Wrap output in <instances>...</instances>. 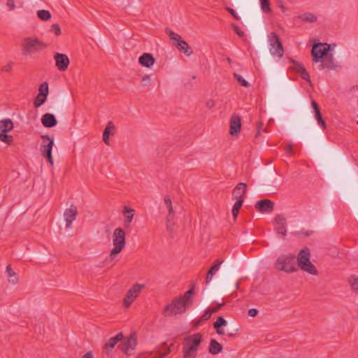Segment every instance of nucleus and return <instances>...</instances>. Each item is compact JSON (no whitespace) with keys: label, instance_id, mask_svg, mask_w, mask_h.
<instances>
[{"label":"nucleus","instance_id":"nucleus-13","mask_svg":"<svg viewBox=\"0 0 358 358\" xmlns=\"http://www.w3.org/2000/svg\"><path fill=\"white\" fill-rule=\"evenodd\" d=\"M78 214V208L73 204H71L69 208L65 210L64 217L66 228H70L71 227L72 222L76 219Z\"/></svg>","mask_w":358,"mask_h":358},{"label":"nucleus","instance_id":"nucleus-36","mask_svg":"<svg viewBox=\"0 0 358 358\" xmlns=\"http://www.w3.org/2000/svg\"><path fill=\"white\" fill-rule=\"evenodd\" d=\"M115 132H117L116 127L113 122L110 121L108 122L102 134H113Z\"/></svg>","mask_w":358,"mask_h":358},{"label":"nucleus","instance_id":"nucleus-3","mask_svg":"<svg viewBox=\"0 0 358 358\" xmlns=\"http://www.w3.org/2000/svg\"><path fill=\"white\" fill-rule=\"evenodd\" d=\"M113 248L110 250L109 257L113 259L124 248L126 245V235L122 228H117L113 234Z\"/></svg>","mask_w":358,"mask_h":358},{"label":"nucleus","instance_id":"nucleus-21","mask_svg":"<svg viewBox=\"0 0 358 358\" xmlns=\"http://www.w3.org/2000/svg\"><path fill=\"white\" fill-rule=\"evenodd\" d=\"M311 106L315 113V119L317 121L318 124L323 129H326V122L322 117V114L320 110V108L317 102L314 100L311 101Z\"/></svg>","mask_w":358,"mask_h":358},{"label":"nucleus","instance_id":"nucleus-1","mask_svg":"<svg viewBox=\"0 0 358 358\" xmlns=\"http://www.w3.org/2000/svg\"><path fill=\"white\" fill-rule=\"evenodd\" d=\"M194 293V285H192V287L183 295L174 298L171 303L167 304L162 311V315L167 317L185 313L192 305Z\"/></svg>","mask_w":358,"mask_h":358},{"label":"nucleus","instance_id":"nucleus-10","mask_svg":"<svg viewBox=\"0 0 358 358\" xmlns=\"http://www.w3.org/2000/svg\"><path fill=\"white\" fill-rule=\"evenodd\" d=\"M329 46L327 43H317L313 46L311 54L313 61L319 62L326 57L329 56Z\"/></svg>","mask_w":358,"mask_h":358},{"label":"nucleus","instance_id":"nucleus-24","mask_svg":"<svg viewBox=\"0 0 358 358\" xmlns=\"http://www.w3.org/2000/svg\"><path fill=\"white\" fill-rule=\"evenodd\" d=\"M13 122L9 118L0 120V134H6L13 129Z\"/></svg>","mask_w":358,"mask_h":358},{"label":"nucleus","instance_id":"nucleus-50","mask_svg":"<svg viewBox=\"0 0 358 358\" xmlns=\"http://www.w3.org/2000/svg\"><path fill=\"white\" fill-rule=\"evenodd\" d=\"M6 5L10 10H13L15 8L14 0H7Z\"/></svg>","mask_w":358,"mask_h":358},{"label":"nucleus","instance_id":"nucleus-31","mask_svg":"<svg viewBox=\"0 0 358 358\" xmlns=\"http://www.w3.org/2000/svg\"><path fill=\"white\" fill-rule=\"evenodd\" d=\"M197 351L198 350L189 349V348L182 347V358H195L197 355Z\"/></svg>","mask_w":358,"mask_h":358},{"label":"nucleus","instance_id":"nucleus-53","mask_svg":"<svg viewBox=\"0 0 358 358\" xmlns=\"http://www.w3.org/2000/svg\"><path fill=\"white\" fill-rule=\"evenodd\" d=\"M113 136H103V141L107 145H110L111 137Z\"/></svg>","mask_w":358,"mask_h":358},{"label":"nucleus","instance_id":"nucleus-35","mask_svg":"<svg viewBox=\"0 0 358 358\" xmlns=\"http://www.w3.org/2000/svg\"><path fill=\"white\" fill-rule=\"evenodd\" d=\"M47 96L38 94L34 100V106L35 108L41 106L46 101Z\"/></svg>","mask_w":358,"mask_h":358},{"label":"nucleus","instance_id":"nucleus-61","mask_svg":"<svg viewBox=\"0 0 358 358\" xmlns=\"http://www.w3.org/2000/svg\"><path fill=\"white\" fill-rule=\"evenodd\" d=\"M282 10L284 11L285 10L284 6H281Z\"/></svg>","mask_w":358,"mask_h":358},{"label":"nucleus","instance_id":"nucleus-46","mask_svg":"<svg viewBox=\"0 0 358 358\" xmlns=\"http://www.w3.org/2000/svg\"><path fill=\"white\" fill-rule=\"evenodd\" d=\"M13 64L14 63L13 62H10L7 64L3 66L1 71L3 72H10Z\"/></svg>","mask_w":358,"mask_h":358},{"label":"nucleus","instance_id":"nucleus-9","mask_svg":"<svg viewBox=\"0 0 358 358\" xmlns=\"http://www.w3.org/2000/svg\"><path fill=\"white\" fill-rule=\"evenodd\" d=\"M144 287V285L136 283L127 291L123 300V306L125 308H128L131 306L134 301L138 297Z\"/></svg>","mask_w":358,"mask_h":358},{"label":"nucleus","instance_id":"nucleus-34","mask_svg":"<svg viewBox=\"0 0 358 358\" xmlns=\"http://www.w3.org/2000/svg\"><path fill=\"white\" fill-rule=\"evenodd\" d=\"M348 282L350 285L351 289L353 291L358 292V276L355 275H351L348 278Z\"/></svg>","mask_w":358,"mask_h":358},{"label":"nucleus","instance_id":"nucleus-60","mask_svg":"<svg viewBox=\"0 0 358 358\" xmlns=\"http://www.w3.org/2000/svg\"><path fill=\"white\" fill-rule=\"evenodd\" d=\"M238 331V329H236L234 333H232V332H231V333H228V334H227V336H228L229 337H234V336H236V331Z\"/></svg>","mask_w":358,"mask_h":358},{"label":"nucleus","instance_id":"nucleus-58","mask_svg":"<svg viewBox=\"0 0 358 358\" xmlns=\"http://www.w3.org/2000/svg\"><path fill=\"white\" fill-rule=\"evenodd\" d=\"M203 322H204V320H201V317H200V318H199L194 322V326L198 327L201 325Z\"/></svg>","mask_w":358,"mask_h":358},{"label":"nucleus","instance_id":"nucleus-32","mask_svg":"<svg viewBox=\"0 0 358 358\" xmlns=\"http://www.w3.org/2000/svg\"><path fill=\"white\" fill-rule=\"evenodd\" d=\"M297 71H298V73H300L301 78L303 80H305L309 83L310 82V76H309L308 71L306 70V69L304 68V66L302 64L297 65Z\"/></svg>","mask_w":358,"mask_h":358},{"label":"nucleus","instance_id":"nucleus-15","mask_svg":"<svg viewBox=\"0 0 358 358\" xmlns=\"http://www.w3.org/2000/svg\"><path fill=\"white\" fill-rule=\"evenodd\" d=\"M274 208V203L269 199L259 201L255 204V208L262 213H271Z\"/></svg>","mask_w":358,"mask_h":358},{"label":"nucleus","instance_id":"nucleus-2","mask_svg":"<svg viewBox=\"0 0 358 358\" xmlns=\"http://www.w3.org/2000/svg\"><path fill=\"white\" fill-rule=\"evenodd\" d=\"M310 259V252L309 248H303L297 256V266L301 270L316 275L318 273L317 270L313 264L311 263Z\"/></svg>","mask_w":358,"mask_h":358},{"label":"nucleus","instance_id":"nucleus-17","mask_svg":"<svg viewBox=\"0 0 358 358\" xmlns=\"http://www.w3.org/2000/svg\"><path fill=\"white\" fill-rule=\"evenodd\" d=\"M321 64L319 65L318 69L320 70L327 69L328 71L334 69L336 66L334 62L332 54H329V56L326 57L323 59L320 60Z\"/></svg>","mask_w":358,"mask_h":358},{"label":"nucleus","instance_id":"nucleus-57","mask_svg":"<svg viewBox=\"0 0 358 358\" xmlns=\"http://www.w3.org/2000/svg\"><path fill=\"white\" fill-rule=\"evenodd\" d=\"M222 306V304H220L218 306L215 307V308H213V309L210 310V312L211 313V315L213 313H215L216 312L218 311V310L220 309V308Z\"/></svg>","mask_w":358,"mask_h":358},{"label":"nucleus","instance_id":"nucleus-22","mask_svg":"<svg viewBox=\"0 0 358 358\" xmlns=\"http://www.w3.org/2000/svg\"><path fill=\"white\" fill-rule=\"evenodd\" d=\"M41 122L45 127L51 128L57 124V121L53 114L45 113L41 117Z\"/></svg>","mask_w":358,"mask_h":358},{"label":"nucleus","instance_id":"nucleus-8","mask_svg":"<svg viewBox=\"0 0 358 358\" xmlns=\"http://www.w3.org/2000/svg\"><path fill=\"white\" fill-rule=\"evenodd\" d=\"M166 32L169 35L170 39L174 41V45L179 50V51L182 52L187 56H190L193 54V50L192 48L189 46L188 43L182 39L179 34L169 29L166 30Z\"/></svg>","mask_w":358,"mask_h":358},{"label":"nucleus","instance_id":"nucleus-23","mask_svg":"<svg viewBox=\"0 0 358 358\" xmlns=\"http://www.w3.org/2000/svg\"><path fill=\"white\" fill-rule=\"evenodd\" d=\"M223 262L224 261L222 259H216L214 262L213 265L210 267V268L209 269V271L206 275V284L209 283L211 281L213 276L219 270L220 266L223 263Z\"/></svg>","mask_w":358,"mask_h":358},{"label":"nucleus","instance_id":"nucleus-62","mask_svg":"<svg viewBox=\"0 0 358 358\" xmlns=\"http://www.w3.org/2000/svg\"><path fill=\"white\" fill-rule=\"evenodd\" d=\"M259 132H260V130H259V128L257 134H259Z\"/></svg>","mask_w":358,"mask_h":358},{"label":"nucleus","instance_id":"nucleus-7","mask_svg":"<svg viewBox=\"0 0 358 358\" xmlns=\"http://www.w3.org/2000/svg\"><path fill=\"white\" fill-rule=\"evenodd\" d=\"M41 137L42 140L40 148L41 155L52 166L54 164L52 156V150L54 145L53 136H41Z\"/></svg>","mask_w":358,"mask_h":358},{"label":"nucleus","instance_id":"nucleus-26","mask_svg":"<svg viewBox=\"0 0 358 358\" xmlns=\"http://www.w3.org/2000/svg\"><path fill=\"white\" fill-rule=\"evenodd\" d=\"M164 201L169 211L166 220L168 222L173 221L175 216V213L173 212L171 200L169 196H166L164 199Z\"/></svg>","mask_w":358,"mask_h":358},{"label":"nucleus","instance_id":"nucleus-59","mask_svg":"<svg viewBox=\"0 0 358 358\" xmlns=\"http://www.w3.org/2000/svg\"><path fill=\"white\" fill-rule=\"evenodd\" d=\"M82 358H93L92 354L91 352H88L85 353Z\"/></svg>","mask_w":358,"mask_h":358},{"label":"nucleus","instance_id":"nucleus-39","mask_svg":"<svg viewBox=\"0 0 358 358\" xmlns=\"http://www.w3.org/2000/svg\"><path fill=\"white\" fill-rule=\"evenodd\" d=\"M261 8L263 12L268 13L271 12L269 0H260Z\"/></svg>","mask_w":358,"mask_h":358},{"label":"nucleus","instance_id":"nucleus-40","mask_svg":"<svg viewBox=\"0 0 358 358\" xmlns=\"http://www.w3.org/2000/svg\"><path fill=\"white\" fill-rule=\"evenodd\" d=\"M13 141V136H0V148H2V143H5L6 145H10Z\"/></svg>","mask_w":358,"mask_h":358},{"label":"nucleus","instance_id":"nucleus-12","mask_svg":"<svg viewBox=\"0 0 358 358\" xmlns=\"http://www.w3.org/2000/svg\"><path fill=\"white\" fill-rule=\"evenodd\" d=\"M202 342V335L201 333H196L184 338L182 347L189 348L192 350H198L199 346Z\"/></svg>","mask_w":358,"mask_h":358},{"label":"nucleus","instance_id":"nucleus-6","mask_svg":"<svg viewBox=\"0 0 358 358\" xmlns=\"http://www.w3.org/2000/svg\"><path fill=\"white\" fill-rule=\"evenodd\" d=\"M268 41L271 54L278 59L282 58L284 54V48L278 34L275 32L268 34Z\"/></svg>","mask_w":358,"mask_h":358},{"label":"nucleus","instance_id":"nucleus-51","mask_svg":"<svg viewBox=\"0 0 358 358\" xmlns=\"http://www.w3.org/2000/svg\"><path fill=\"white\" fill-rule=\"evenodd\" d=\"M285 152L287 154L292 155L293 154V145L292 144H288L285 148Z\"/></svg>","mask_w":358,"mask_h":358},{"label":"nucleus","instance_id":"nucleus-54","mask_svg":"<svg viewBox=\"0 0 358 358\" xmlns=\"http://www.w3.org/2000/svg\"><path fill=\"white\" fill-rule=\"evenodd\" d=\"M258 313V310L255 308H251L248 310V315L250 317H255Z\"/></svg>","mask_w":358,"mask_h":358},{"label":"nucleus","instance_id":"nucleus-47","mask_svg":"<svg viewBox=\"0 0 358 358\" xmlns=\"http://www.w3.org/2000/svg\"><path fill=\"white\" fill-rule=\"evenodd\" d=\"M211 316V313L210 312V309H206L204 311V313L201 316V320L206 321L210 319Z\"/></svg>","mask_w":358,"mask_h":358},{"label":"nucleus","instance_id":"nucleus-43","mask_svg":"<svg viewBox=\"0 0 358 358\" xmlns=\"http://www.w3.org/2000/svg\"><path fill=\"white\" fill-rule=\"evenodd\" d=\"M276 231L278 234H280L282 236H285L287 234L286 225H279L276 228Z\"/></svg>","mask_w":358,"mask_h":358},{"label":"nucleus","instance_id":"nucleus-4","mask_svg":"<svg viewBox=\"0 0 358 358\" xmlns=\"http://www.w3.org/2000/svg\"><path fill=\"white\" fill-rule=\"evenodd\" d=\"M22 46V54L24 55H31L44 50L47 47V44L37 38L27 37L24 39Z\"/></svg>","mask_w":358,"mask_h":358},{"label":"nucleus","instance_id":"nucleus-38","mask_svg":"<svg viewBox=\"0 0 358 358\" xmlns=\"http://www.w3.org/2000/svg\"><path fill=\"white\" fill-rule=\"evenodd\" d=\"M49 92L48 84L47 82H43L41 83L38 87V93L41 95H45L48 96Z\"/></svg>","mask_w":358,"mask_h":358},{"label":"nucleus","instance_id":"nucleus-30","mask_svg":"<svg viewBox=\"0 0 358 358\" xmlns=\"http://www.w3.org/2000/svg\"><path fill=\"white\" fill-rule=\"evenodd\" d=\"M134 210L132 208H129L127 206H125L124 208L122 213L126 217V222L130 223L132 221L134 215Z\"/></svg>","mask_w":358,"mask_h":358},{"label":"nucleus","instance_id":"nucleus-48","mask_svg":"<svg viewBox=\"0 0 358 358\" xmlns=\"http://www.w3.org/2000/svg\"><path fill=\"white\" fill-rule=\"evenodd\" d=\"M226 10L237 20H240V17L238 15L235 10L230 7H227Z\"/></svg>","mask_w":358,"mask_h":358},{"label":"nucleus","instance_id":"nucleus-56","mask_svg":"<svg viewBox=\"0 0 358 358\" xmlns=\"http://www.w3.org/2000/svg\"><path fill=\"white\" fill-rule=\"evenodd\" d=\"M171 222L172 221H171V222L167 221V230L169 232H171L173 231V223Z\"/></svg>","mask_w":358,"mask_h":358},{"label":"nucleus","instance_id":"nucleus-18","mask_svg":"<svg viewBox=\"0 0 358 358\" xmlns=\"http://www.w3.org/2000/svg\"><path fill=\"white\" fill-rule=\"evenodd\" d=\"M246 194V184L244 182H239L232 192L234 199H241L244 201V196Z\"/></svg>","mask_w":358,"mask_h":358},{"label":"nucleus","instance_id":"nucleus-42","mask_svg":"<svg viewBox=\"0 0 358 358\" xmlns=\"http://www.w3.org/2000/svg\"><path fill=\"white\" fill-rule=\"evenodd\" d=\"M275 222L278 225H286V218L283 215H277L275 217Z\"/></svg>","mask_w":358,"mask_h":358},{"label":"nucleus","instance_id":"nucleus-64","mask_svg":"<svg viewBox=\"0 0 358 358\" xmlns=\"http://www.w3.org/2000/svg\"><path fill=\"white\" fill-rule=\"evenodd\" d=\"M357 124H358V121H357Z\"/></svg>","mask_w":358,"mask_h":358},{"label":"nucleus","instance_id":"nucleus-41","mask_svg":"<svg viewBox=\"0 0 358 358\" xmlns=\"http://www.w3.org/2000/svg\"><path fill=\"white\" fill-rule=\"evenodd\" d=\"M234 76L237 80L238 83H239L242 86L248 87L250 86V84L248 81H246L241 75L234 73Z\"/></svg>","mask_w":358,"mask_h":358},{"label":"nucleus","instance_id":"nucleus-55","mask_svg":"<svg viewBox=\"0 0 358 358\" xmlns=\"http://www.w3.org/2000/svg\"><path fill=\"white\" fill-rule=\"evenodd\" d=\"M171 352L170 348H168L164 352L159 355L160 357L163 358L169 354Z\"/></svg>","mask_w":358,"mask_h":358},{"label":"nucleus","instance_id":"nucleus-52","mask_svg":"<svg viewBox=\"0 0 358 358\" xmlns=\"http://www.w3.org/2000/svg\"><path fill=\"white\" fill-rule=\"evenodd\" d=\"M215 101L213 99H208V100H207V101L206 103V107L210 109L213 108L215 106Z\"/></svg>","mask_w":358,"mask_h":358},{"label":"nucleus","instance_id":"nucleus-5","mask_svg":"<svg viewBox=\"0 0 358 358\" xmlns=\"http://www.w3.org/2000/svg\"><path fill=\"white\" fill-rule=\"evenodd\" d=\"M275 268L287 273L297 270L295 263V256L293 255H282L276 260Z\"/></svg>","mask_w":358,"mask_h":358},{"label":"nucleus","instance_id":"nucleus-49","mask_svg":"<svg viewBox=\"0 0 358 358\" xmlns=\"http://www.w3.org/2000/svg\"><path fill=\"white\" fill-rule=\"evenodd\" d=\"M142 84L143 85H150V78L148 75H145L142 78Z\"/></svg>","mask_w":358,"mask_h":358},{"label":"nucleus","instance_id":"nucleus-29","mask_svg":"<svg viewBox=\"0 0 358 358\" xmlns=\"http://www.w3.org/2000/svg\"><path fill=\"white\" fill-rule=\"evenodd\" d=\"M302 21L307 22H314L317 20V17L311 13H305L299 16Z\"/></svg>","mask_w":358,"mask_h":358},{"label":"nucleus","instance_id":"nucleus-20","mask_svg":"<svg viewBox=\"0 0 358 358\" xmlns=\"http://www.w3.org/2000/svg\"><path fill=\"white\" fill-rule=\"evenodd\" d=\"M139 64L145 67L150 68L155 62V59L152 54L143 53L138 59Z\"/></svg>","mask_w":358,"mask_h":358},{"label":"nucleus","instance_id":"nucleus-19","mask_svg":"<svg viewBox=\"0 0 358 358\" xmlns=\"http://www.w3.org/2000/svg\"><path fill=\"white\" fill-rule=\"evenodd\" d=\"M241 127V118L238 116L233 115L230 120L229 134L239 133Z\"/></svg>","mask_w":358,"mask_h":358},{"label":"nucleus","instance_id":"nucleus-33","mask_svg":"<svg viewBox=\"0 0 358 358\" xmlns=\"http://www.w3.org/2000/svg\"><path fill=\"white\" fill-rule=\"evenodd\" d=\"M243 203V201L242 199H236V201L234 204V206L232 208V215H233V217L234 219H236L237 217L239 210L241 208Z\"/></svg>","mask_w":358,"mask_h":358},{"label":"nucleus","instance_id":"nucleus-28","mask_svg":"<svg viewBox=\"0 0 358 358\" xmlns=\"http://www.w3.org/2000/svg\"><path fill=\"white\" fill-rule=\"evenodd\" d=\"M6 272L7 273L8 282L10 283L15 285L18 282L19 279L15 271H13L10 264L6 266Z\"/></svg>","mask_w":358,"mask_h":358},{"label":"nucleus","instance_id":"nucleus-37","mask_svg":"<svg viewBox=\"0 0 358 358\" xmlns=\"http://www.w3.org/2000/svg\"><path fill=\"white\" fill-rule=\"evenodd\" d=\"M37 16L41 20L47 21L51 18V14L48 10H40L37 12Z\"/></svg>","mask_w":358,"mask_h":358},{"label":"nucleus","instance_id":"nucleus-63","mask_svg":"<svg viewBox=\"0 0 358 358\" xmlns=\"http://www.w3.org/2000/svg\"><path fill=\"white\" fill-rule=\"evenodd\" d=\"M152 358H162V357H160V356H159V357H152Z\"/></svg>","mask_w":358,"mask_h":358},{"label":"nucleus","instance_id":"nucleus-27","mask_svg":"<svg viewBox=\"0 0 358 358\" xmlns=\"http://www.w3.org/2000/svg\"><path fill=\"white\" fill-rule=\"evenodd\" d=\"M226 320L222 317H218L217 320L213 324V327L216 329V332L217 334L223 335L224 334V331L221 327L226 326Z\"/></svg>","mask_w":358,"mask_h":358},{"label":"nucleus","instance_id":"nucleus-45","mask_svg":"<svg viewBox=\"0 0 358 358\" xmlns=\"http://www.w3.org/2000/svg\"><path fill=\"white\" fill-rule=\"evenodd\" d=\"M50 31L54 32L56 36H59L61 34V29L57 24H53L51 26Z\"/></svg>","mask_w":358,"mask_h":358},{"label":"nucleus","instance_id":"nucleus-16","mask_svg":"<svg viewBox=\"0 0 358 358\" xmlns=\"http://www.w3.org/2000/svg\"><path fill=\"white\" fill-rule=\"evenodd\" d=\"M123 333L120 332L115 336L110 338L104 345L103 350L106 353L110 352L118 342L122 341Z\"/></svg>","mask_w":358,"mask_h":358},{"label":"nucleus","instance_id":"nucleus-11","mask_svg":"<svg viewBox=\"0 0 358 358\" xmlns=\"http://www.w3.org/2000/svg\"><path fill=\"white\" fill-rule=\"evenodd\" d=\"M119 348L127 355H130L131 352L136 348L137 345L136 334H131L129 337L124 338L123 337L122 341H120Z\"/></svg>","mask_w":358,"mask_h":358},{"label":"nucleus","instance_id":"nucleus-44","mask_svg":"<svg viewBox=\"0 0 358 358\" xmlns=\"http://www.w3.org/2000/svg\"><path fill=\"white\" fill-rule=\"evenodd\" d=\"M231 27L234 29V31L236 32V34L239 36V37H243L245 36V34L244 32L235 24H231Z\"/></svg>","mask_w":358,"mask_h":358},{"label":"nucleus","instance_id":"nucleus-25","mask_svg":"<svg viewBox=\"0 0 358 358\" xmlns=\"http://www.w3.org/2000/svg\"><path fill=\"white\" fill-rule=\"evenodd\" d=\"M222 345L215 339H211L208 348L209 353L211 355H217L222 351Z\"/></svg>","mask_w":358,"mask_h":358},{"label":"nucleus","instance_id":"nucleus-14","mask_svg":"<svg viewBox=\"0 0 358 358\" xmlns=\"http://www.w3.org/2000/svg\"><path fill=\"white\" fill-rule=\"evenodd\" d=\"M56 62V66L61 71H64L68 69L70 61L66 55L56 53L54 56Z\"/></svg>","mask_w":358,"mask_h":358}]
</instances>
